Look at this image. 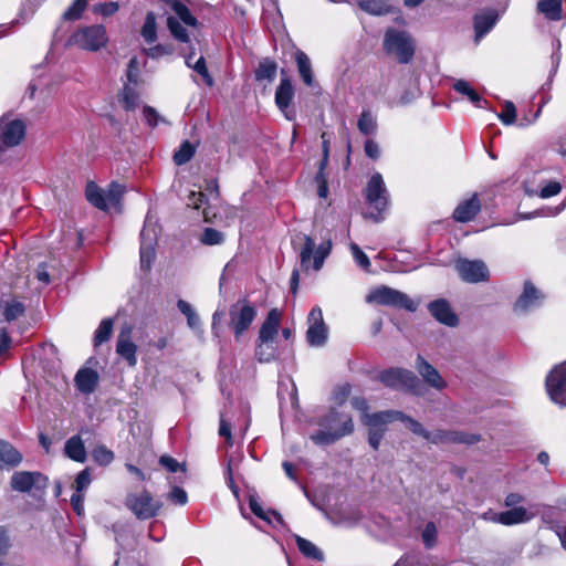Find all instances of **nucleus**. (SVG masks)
I'll list each match as a JSON object with an SVG mask.
<instances>
[{"instance_id":"33","label":"nucleus","mask_w":566,"mask_h":566,"mask_svg":"<svg viewBox=\"0 0 566 566\" xmlns=\"http://www.w3.org/2000/svg\"><path fill=\"white\" fill-rule=\"evenodd\" d=\"M86 198L90 203L101 210H108V202L106 200L105 190L99 188L94 182H88L85 191Z\"/></svg>"},{"instance_id":"30","label":"nucleus","mask_w":566,"mask_h":566,"mask_svg":"<svg viewBox=\"0 0 566 566\" xmlns=\"http://www.w3.org/2000/svg\"><path fill=\"white\" fill-rule=\"evenodd\" d=\"M453 90L468 97L470 99V102L479 107V108H489V103L486 99H483L476 92L475 90L471 86V84L465 81V80H457L454 83H453Z\"/></svg>"},{"instance_id":"14","label":"nucleus","mask_w":566,"mask_h":566,"mask_svg":"<svg viewBox=\"0 0 566 566\" xmlns=\"http://www.w3.org/2000/svg\"><path fill=\"white\" fill-rule=\"evenodd\" d=\"M294 97V87L291 78L282 70V78L275 90V105L283 113L284 117L289 120L295 119V112L290 109V105Z\"/></svg>"},{"instance_id":"5","label":"nucleus","mask_w":566,"mask_h":566,"mask_svg":"<svg viewBox=\"0 0 566 566\" xmlns=\"http://www.w3.org/2000/svg\"><path fill=\"white\" fill-rule=\"evenodd\" d=\"M368 303L403 308L410 312L417 310V304L405 293L389 286L374 289L366 297Z\"/></svg>"},{"instance_id":"34","label":"nucleus","mask_w":566,"mask_h":566,"mask_svg":"<svg viewBox=\"0 0 566 566\" xmlns=\"http://www.w3.org/2000/svg\"><path fill=\"white\" fill-rule=\"evenodd\" d=\"M277 71V64L274 60L270 57H265L259 62V65L255 70V80L261 81H268L272 82L274 81L276 76Z\"/></svg>"},{"instance_id":"24","label":"nucleus","mask_w":566,"mask_h":566,"mask_svg":"<svg viewBox=\"0 0 566 566\" xmlns=\"http://www.w3.org/2000/svg\"><path fill=\"white\" fill-rule=\"evenodd\" d=\"M398 417H402V412L387 410L375 413H365L364 416H361V421L370 429L385 428L387 423L398 420Z\"/></svg>"},{"instance_id":"44","label":"nucleus","mask_w":566,"mask_h":566,"mask_svg":"<svg viewBox=\"0 0 566 566\" xmlns=\"http://www.w3.org/2000/svg\"><path fill=\"white\" fill-rule=\"evenodd\" d=\"M192 56L193 52L186 56L187 66L193 69L198 74H200L208 86H212L214 82L212 76L209 74L205 57L200 56L195 64H191Z\"/></svg>"},{"instance_id":"62","label":"nucleus","mask_w":566,"mask_h":566,"mask_svg":"<svg viewBox=\"0 0 566 566\" xmlns=\"http://www.w3.org/2000/svg\"><path fill=\"white\" fill-rule=\"evenodd\" d=\"M323 167H321L319 171L317 172L315 180L317 182V195L319 198L326 199L328 196V187L327 181L325 178V175L323 172Z\"/></svg>"},{"instance_id":"21","label":"nucleus","mask_w":566,"mask_h":566,"mask_svg":"<svg viewBox=\"0 0 566 566\" xmlns=\"http://www.w3.org/2000/svg\"><path fill=\"white\" fill-rule=\"evenodd\" d=\"M481 210V201L476 193L471 198L460 202L453 211V218L458 222H469Z\"/></svg>"},{"instance_id":"3","label":"nucleus","mask_w":566,"mask_h":566,"mask_svg":"<svg viewBox=\"0 0 566 566\" xmlns=\"http://www.w3.org/2000/svg\"><path fill=\"white\" fill-rule=\"evenodd\" d=\"M379 379L386 387L392 389L410 391L417 396H421L424 392V387L421 380L408 369H386L380 374Z\"/></svg>"},{"instance_id":"26","label":"nucleus","mask_w":566,"mask_h":566,"mask_svg":"<svg viewBox=\"0 0 566 566\" xmlns=\"http://www.w3.org/2000/svg\"><path fill=\"white\" fill-rule=\"evenodd\" d=\"M23 460L19 450H17L10 442L0 440V468H15Z\"/></svg>"},{"instance_id":"10","label":"nucleus","mask_w":566,"mask_h":566,"mask_svg":"<svg viewBox=\"0 0 566 566\" xmlns=\"http://www.w3.org/2000/svg\"><path fill=\"white\" fill-rule=\"evenodd\" d=\"M308 328L306 331V342L310 346L322 347L326 344L328 328L324 323L321 307L314 306L307 316Z\"/></svg>"},{"instance_id":"20","label":"nucleus","mask_w":566,"mask_h":566,"mask_svg":"<svg viewBox=\"0 0 566 566\" xmlns=\"http://www.w3.org/2000/svg\"><path fill=\"white\" fill-rule=\"evenodd\" d=\"M430 314L440 323L454 327L458 325V316L452 311L448 301L441 298L436 300L428 305Z\"/></svg>"},{"instance_id":"27","label":"nucleus","mask_w":566,"mask_h":566,"mask_svg":"<svg viewBox=\"0 0 566 566\" xmlns=\"http://www.w3.org/2000/svg\"><path fill=\"white\" fill-rule=\"evenodd\" d=\"M98 382V375L91 368H82L76 373L75 384L83 394H91L95 390Z\"/></svg>"},{"instance_id":"58","label":"nucleus","mask_w":566,"mask_h":566,"mask_svg":"<svg viewBox=\"0 0 566 566\" xmlns=\"http://www.w3.org/2000/svg\"><path fill=\"white\" fill-rule=\"evenodd\" d=\"M145 53H146L147 56H149L151 59H159V57H161L164 55L171 54L172 53V48L171 46H167V45H163V44H157L155 46L146 49Z\"/></svg>"},{"instance_id":"63","label":"nucleus","mask_w":566,"mask_h":566,"mask_svg":"<svg viewBox=\"0 0 566 566\" xmlns=\"http://www.w3.org/2000/svg\"><path fill=\"white\" fill-rule=\"evenodd\" d=\"M168 500L172 503L185 505L188 501V495L184 489L175 486L168 494Z\"/></svg>"},{"instance_id":"60","label":"nucleus","mask_w":566,"mask_h":566,"mask_svg":"<svg viewBox=\"0 0 566 566\" xmlns=\"http://www.w3.org/2000/svg\"><path fill=\"white\" fill-rule=\"evenodd\" d=\"M385 430V428H369L368 442L374 450L379 448Z\"/></svg>"},{"instance_id":"39","label":"nucleus","mask_w":566,"mask_h":566,"mask_svg":"<svg viewBox=\"0 0 566 566\" xmlns=\"http://www.w3.org/2000/svg\"><path fill=\"white\" fill-rule=\"evenodd\" d=\"M357 6L363 11L374 15L386 14L390 11V6L386 0H359Z\"/></svg>"},{"instance_id":"40","label":"nucleus","mask_w":566,"mask_h":566,"mask_svg":"<svg viewBox=\"0 0 566 566\" xmlns=\"http://www.w3.org/2000/svg\"><path fill=\"white\" fill-rule=\"evenodd\" d=\"M357 127L364 135H374L377 130V120L370 111L364 109L358 118Z\"/></svg>"},{"instance_id":"38","label":"nucleus","mask_w":566,"mask_h":566,"mask_svg":"<svg viewBox=\"0 0 566 566\" xmlns=\"http://www.w3.org/2000/svg\"><path fill=\"white\" fill-rule=\"evenodd\" d=\"M0 310L2 311V315L4 321L11 322L20 317L24 313V305L15 300L10 301H1Z\"/></svg>"},{"instance_id":"17","label":"nucleus","mask_w":566,"mask_h":566,"mask_svg":"<svg viewBox=\"0 0 566 566\" xmlns=\"http://www.w3.org/2000/svg\"><path fill=\"white\" fill-rule=\"evenodd\" d=\"M40 482H43L42 486H45L46 479L40 472L18 471L11 476L10 485L12 490L25 493Z\"/></svg>"},{"instance_id":"59","label":"nucleus","mask_w":566,"mask_h":566,"mask_svg":"<svg viewBox=\"0 0 566 566\" xmlns=\"http://www.w3.org/2000/svg\"><path fill=\"white\" fill-rule=\"evenodd\" d=\"M143 115L145 120L150 127H156L159 122L163 120L160 115L157 113V111L150 106H145L143 109Z\"/></svg>"},{"instance_id":"11","label":"nucleus","mask_w":566,"mask_h":566,"mask_svg":"<svg viewBox=\"0 0 566 566\" xmlns=\"http://www.w3.org/2000/svg\"><path fill=\"white\" fill-rule=\"evenodd\" d=\"M546 389L552 401L566 407V361L556 366L547 375Z\"/></svg>"},{"instance_id":"7","label":"nucleus","mask_w":566,"mask_h":566,"mask_svg":"<svg viewBox=\"0 0 566 566\" xmlns=\"http://www.w3.org/2000/svg\"><path fill=\"white\" fill-rule=\"evenodd\" d=\"M125 505L138 520L151 518L161 509V503L145 490L138 493H129L126 496Z\"/></svg>"},{"instance_id":"53","label":"nucleus","mask_w":566,"mask_h":566,"mask_svg":"<svg viewBox=\"0 0 566 566\" xmlns=\"http://www.w3.org/2000/svg\"><path fill=\"white\" fill-rule=\"evenodd\" d=\"M249 506L251 511L260 518L271 522L270 514H272L276 520H281V515L276 512H265L261 504L258 502L256 499L251 497L249 501Z\"/></svg>"},{"instance_id":"2","label":"nucleus","mask_w":566,"mask_h":566,"mask_svg":"<svg viewBox=\"0 0 566 566\" xmlns=\"http://www.w3.org/2000/svg\"><path fill=\"white\" fill-rule=\"evenodd\" d=\"M384 49L395 55L399 63L407 64L415 55L416 44L408 32L390 28L384 36Z\"/></svg>"},{"instance_id":"22","label":"nucleus","mask_w":566,"mask_h":566,"mask_svg":"<svg viewBox=\"0 0 566 566\" xmlns=\"http://www.w3.org/2000/svg\"><path fill=\"white\" fill-rule=\"evenodd\" d=\"M281 315L276 308H272L263 322L259 332V342L274 343L280 326Z\"/></svg>"},{"instance_id":"35","label":"nucleus","mask_w":566,"mask_h":566,"mask_svg":"<svg viewBox=\"0 0 566 566\" xmlns=\"http://www.w3.org/2000/svg\"><path fill=\"white\" fill-rule=\"evenodd\" d=\"M537 10L551 21L562 19V0H539Z\"/></svg>"},{"instance_id":"29","label":"nucleus","mask_w":566,"mask_h":566,"mask_svg":"<svg viewBox=\"0 0 566 566\" xmlns=\"http://www.w3.org/2000/svg\"><path fill=\"white\" fill-rule=\"evenodd\" d=\"M497 20L494 11L483 12L474 17L475 42L478 43L488 32L492 30Z\"/></svg>"},{"instance_id":"49","label":"nucleus","mask_w":566,"mask_h":566,"mask_svg":"<svg viewBox=\"0 0 566 566\" xmlns=\"http://www.w3.org/2000/svg\"><path fill=\"white\" fill-rule=\"evenodd\" d=\"M349 249L356 264L364 271L369 272L371 263L367 254L354 242L349 244Z\"/></svg>"},{"instance_id":"41","label":"nucleus","mask_w":566,"mask_h":566,"mask_svg":"<svg viewBox=\"0 0 566 566\" xmlns=\"http://www.w3.org/2000/svg\"><path fill=\"white\" fill-rule=\"evenodd\" d=\"M114 321L112 318H104L94 333V346L97 347L107 342L113 333Z\"/></svg>"},{"instance_id":"54","label":"nucleus","mask_w":566,"mask_h":566,"mask_svg":"<svg viewBox=\"0 0 566 566\" xmlns=\"http://www.w3.org/2000/svg\"><path fill=\"white\" fill-rule=\"evenodd\" d=\"M119 9V4L115 1L97 3L94 4L92 10L94 13L101 14L103 17H109L117 12Z\"/></svg>"},{"instance_id":"42","label":"nucleus","mask_w":566,"mask_h":566,"mask_svg":"<svg viewBox=\"0 0 566 566\" xmlns=\"http://www.w3.org/2000/svg\"><path fill=\"white\" fill-rule=\"evenodd\" d=\"M195 153H196L195 146L190 142L185 140L179 146V148L175 151V154L172 156L174 163L177 166H182L191 160Z\"/></svg>"},{"instance_id":"36","label":"nucleus","mask_w":566,"mask_h":566,"mask_svg":"<svg viewBox=\"0 0 566 566\" xmlns=\"http://www.w3.org/2000/svg\"><path fill=\"white\" fill-rule=\"evenodd\" d=\"M423 439H426L429 442L436 443V444L442 443V442H449V441L467 442V443L473 442V439L467 440L457 432L442 431V430H437V431H432V432L427 430V434L424 436Z\"/></svg>"},{"instance_id":"50","label":"nucleus","mask_w":566,"mask_h":566,"mask_svg":"<svg viewBox=\"0 0 566 566\" xmlns=\"http://www.w3.org/2000/svg\"><path fill=\"white\" fill-rule=\"evenodd\" d=\"M93 460L99 465H108L114 460V452L105 446H98L92 451Z\"/></svg>"},{"instance_id":"48","label":"nucleus","mask_w":566,"mask_h":566,"mask_svg":"<svg viewBox=\"0 0 566 566\" xmlns=\"http://www.w3.org/2000/svg\"><path fill=\"white\" fill-rule=\"evenodd\" d=\"M255 355L259 361L269 363L275 358V346L274 343H262L259 342Z\"/></svg>"},{"instance_id":"4","label":"nucleus","mask_w":566,"mask_h":566,"mask_svg":"<svg viewBox=\"0 0 566 566\" xmlns=\"http://www.w3.org/2000/svg\"><path fill=\"white\" fill-rule=\"evenodd\" d=\"M300 238L303 240V245L298 252L302 269L307 271L312 268L315 271H319L325 262V259L331 253V240L322 242L318 247H316L314 239L310 235L303 234Z\"/></svg>"},{"instance_id":"19","label":"nucleus","mask_w":566,"mask_h":566,"mask_svg":"<svg viewBox=\"0 0 566 566\" xmlns=\"http://www.w3.org/2000/svg\"><path fill=\"white\" fill-rule=\"evenodd\" d=\"M416 368L422 379L432 388L442 390L447 387V381L441 377L440 373L421 355L417 357Z\"/></svg>"},{"instance_id":"1","label":"nucleus","mask_w":566,"mask_h":566,"mask_svg":"<svg viewBox=\"0 0 566 566\" xmlns=\"http://www.w3.org/2000/svg\"><path fill=\"white\" fill-rule=\"evenodd\" d=\"M317 424L321 429L311 434V440L318 446H327L354 431V423L349 413L331 409L322 417Z\"/></svg>"},{"instance_id":"18","label":"nucleus","mask_w":566,"mask_h":566,"mask_svg":"<svg viewBox=\"0 0 566 566\" xmlns=\"http://www.w3.org/2000/svg\"><path fill=\"white\" fill-rule=\"evenodd\" d=\"M543 300L544 295L535 287L532 282L526 281L524 283L523 293L514 304V310L516 312H527L539 306Z\"/></svg>"},{"instance_id":"25","label":"nucleus","mask_w":566,"mask_h":566,"mask_svg":"<svg viewBox=\"0 0 566 566\" xmlns=\"http://www.w3.org/2000/svg\"><path fill=\"white\" fill-rule=\"evenodd\" d=\"M502 513V525L512 526L524 524L534 518L535 514L530 512L526 507H509Z\"/></svg>"},{"instance_id":"47","label":"nucleus","mask_w":566,"mask_h":566,"mask_svg":"<svg viewBox=\"0 0 566 566\" xmlns=\"http://www.w3.org/2000/svg\"><path fill=\"white\" fill-rule=\"evenodd\" d=\"M421 539L426 548H432L436 546L438 541V527L434 522H428L422 532Z\"/></svg>"},{"instance_id":"43","label":"nucleus","mask_w":566,"mask_h":566,"mask_svg":"<svg viewBox=\"0 0 566 566\" xmlns=\"http://www.w3.org/2000/svg\"><path fill=\"white\" fill-rule=\"evenodd\" d=\"M126 191V188L116 182L113 181L109 184L107 190H105L106 200L108 202V208L114 207L117 208L120 205V200Z\"/></svg>"},{"instance_id":"12","label":"nucleus","mask_w":566,"mask_h":566,"mask_svg":"<svg viewBox=\"0 0 566 566\" xmlns=\"http://www.w3.org/2000/svg\"><path fill=\"white\" fill-rule=\"evenodd\" d=\"M454 266L464 282L479 283L489 280V269L481 260L459 259Z\"/></svg>"},{"instance_id":"55","label":"nucleus","mask_w":566,"mask_h":566,"mask_svg":"<svg viewBox=\"0 0 566 566\" xmlns=\"http://www.w3.org/2000/svg\"><path fill=\"white\" fill-rule=\"evenodd\" d=\"M497 116L504 125H512L516 118L514 104L512 102H505L504 109Z\"/></svg>"},{"instance_id":"15","label":"nucleus","mask_w":566,"mask_h":566,"mask_svg":"<svg viewBox=\"0 0 566 566\" xmlns=\"http://www.w3.org/2000/svg\"><path fill=\"white\" fill-rule=\"evenodd\" d=\"M133 327L125 325L120 328L116 340V353L129 367L137 365V345L132 340Z\"/></svg>"},{"instance_id":"16","label":"nucleus","mask_w":566,"mask_h":566,"mask_svg":"<svg viewBox=\"0 0 566 566\" xmlns=\"http://www.w3.org/2000/svg\"><path fill=\"white\" fill-rule=\"evenodd\" d=\"M156 231L147 226L140 231V268L148 271L155 256Z\"/></svg>"},{"instance_id":"51","label":"nucleus","mask_w":566,"mask_h":566,"mask_svg":"<svg viewBox=\"0 0 566 566\" xmlns=\"http://www.w3.org/2000/svg\"><path fill=\"white\" fill-rule=\"evenodd\" d=\"M200 241L206 245H219L224 241V234L213 228H206L201 234Z\"/></svg>"},{"instance_id":"32","label":"nucleus","mask_w":566,"mask_h":566,"mask_svg":"<svg viewBox=\"0 0 566 566\" xmlns=\"http://www.w3.org/2000/svg\"><path fill=\"white\" fill-rule=\"evenodd\" d=\"M167 28L175 40L190 43V34L193 30L179 22L178 18H167Z\"/></svg>"},{"instance_id":"46","label":"nucleus","mask_w":566,"mask_h":566,"mask_svg":"<svg viewBox=\"0 0 566 566\" xmlns=\"http://www.w3.org/2000/svg\"><path fill=\"white\" fill-rule=\"evenodd\" d=\"M120 102L126 111H133L138 105V94L129 83L124 85L120 94Z\"/></svg>"},{"instance_id":"8","label":"nucleus","mask_w":566,"mask_h":566,"mask_svg":"<svg viewBox=\"0 0 566 566\" xmlns=\"http://www.w3.org/2000/svg\"><path fill=\"white\" fill-rule=\"evenodd\" d=\"M27 125L11 115L0 117V151L18 146L25 136Z\"/></svg>"},{"instance_id":"28","label":"nucleus","mask_w":566,"mask_h":566,"mask_svg":"<svg viewBox=\"0 0 566 566\" xmlns=\"http://www.w3.org/2000/svg\"><path fill=\"white\" fill-rule=\"evenodd\" d=\"M295 62L297 65V71L304 84L306 86L313 87L315 85V78L312 69V63L307 54L302 50H296Z\"/></svg>"},{"instance_id":"61","label":"nucleus","mask_w":566,"mask_h":566,"mask_svg":"<svg viewBox=\"0 0 566 566\" xmlns=\"http://www.w3.org/2000/svg\"><path fill=\"white\" fill-rule=\"evenodd\" d=\"M138 74H139V63L137 57H132L128 63L127 69V81L129 84H137L138 81Z\"/></svg>"},{"instance_id":"57","label":"nucleus","mask_w":566,"mask_h":566,"mask_svg":"<svg viewBox=\"0 0 566 566\" xmlns=\"http://www.w3.org/2000/svg\"><path fill=\"white\" fill-rule=\"evenodd\" d=\"M398 420H401L406 423V426L417 436H420L424 438L427 434V430L423 428V426L418 422L417 420L412 419L409 416H406L402 413V417H398Z\"/></svg>"},{"instance_id":"9","label":"nucleus","mask_w":566,"mask_h":566,"mask_svg":"<svg viewBox=\"0 0 566 566\" xmlns=\"http://www.w3.org/2000/svg\"><path fill=\"white\" fill-rule=\"evenodd\" d=\"M72 44L88 51H97L107 42L106 31L103 25L83 28L70 38Z\"/></svg>"},{"instance_id":"56","label":"nucleus","mask_w":566,"mask_h":566,"mask_svg":"<svg viewBox=\"0 0 566 566\" xmlns=\"http://www.w3.org/2000/svg\"><path fill=\"white\" fill-rule=\"evenodd\" d=\"M91 472L90 469L86 468L83 471H81L75 479V492L83 493V491H85L91 484Z\"/></svg>"},{"instance_id":"13","label":"nucleus","mask_w":566,"mask_h":566,"mask_svg":"<svg viewBox=\"0 0 566 566\" xmlns=\"http://www.w3.org/2000/svg\"><path fill=\"white\" fill-rule=\"evenodd\" d=\"M365 192L368 203L379 213L388 207L389 195L382 176L379 172H376L370 177Z\"/></svg>"},{"instance_id":"6","label":"nucleus","mask_w":566,"mask_h":566,"mask_svg":"<svg viewBox=\"0 0 566 566\" xmlns=\"http://www.w3.org/2000/svg\"><path fill=\"white\" fill-rule=\"evenodd\" d=\"M229 316V325L234 333L235 339L239 340L254 321L256 310L248 300L241 298L230 306Z\"/></svg>"},{"instance_id":"45","label":"nucleus","mask_w":566,"mask_h":566,"mask_svg":"<svg viewBox=\"0 0 566 566\" xmlns=\"http://www.w3.org/2000/svg\"><path fill=\"white\" fill-rule=\"evenodd\" d=\"M142 35L147 43H154L157 39L156 17L153 12H148L145 18Z\"/></svg>"},{"instance_id":"64","label":"nucleus","mask_w":566,"mask_h":566,"mask_svg":"<svg viewBox=\"0 0 566 566\" xmlns=\"http://www.w3.org/2000/svg\"><path fill=\"white\" fill-rule=\"evenodd\" d=\"M560 190H562V186L559 182L551 181L549 184H547L545 187H543L541 189L539 196L542 198H549V197L558 195L560 192Z\"/></svg>"},{"instance_id":"37","label":"nucleus","mask_w":566,"mask_h":566,"mask_svg":"<svg viewBox=\"0 0 566 566\" xmlns=\"http://www.w3.org/2000/svg\"><path fill=\"white\" fill-rule=\"evenodd\" d=\"M295 542L298 551L306 556L307 558H312L314 560L321 562L324 558L323 552L311 541L303 538L298 535H295Z\"/></svg>"},{"instance_id":"31","label":"nucleus","mask_w":566,"mask_h":566,"mask_svg":"<svg viewBox=\"0 0 566 566\" xmlns=\"http://www.w3.org/2000/svg\"><path fill=\"white\" fill-rule=\"evenodd\" d=\"M65 454L80 463L86 460V450L80 436H73L65 442L64 447Z\"/></svg>"},{"instance_id":"23","label":"nucleus","mask_w":566,"mask_h":566,"mask_svg":"<svg viewBox=\"0 0 566 566\" xmlns=\"http://www.w3.org/2000/svg\"><path fill=\"white\" fill-rule=\"evenodd\" d=\"M166 3L175 13V15H169L168 18H178L179 22L184 23L186 27L191 28L192 30L199 29L197 18L180 0H166Z\"/></svg>"},{"instance_id":"52","label":"nucleus","mask_w":566,"mask_h":566,"mask_svg":"<svg viewBox=\"0 0 566 566\" xmlns=\"http://www.w3.org/2000/svg\"><path fill=\"white\" fill-rule=\"evenodd\" d=\"M86 6L87 0H74L73 3L64 12L63 18L69 21L80 19Z\"/></svg>"}]
</instances>
